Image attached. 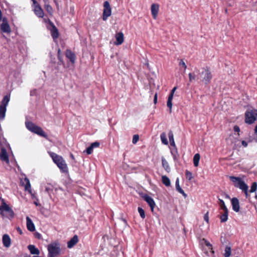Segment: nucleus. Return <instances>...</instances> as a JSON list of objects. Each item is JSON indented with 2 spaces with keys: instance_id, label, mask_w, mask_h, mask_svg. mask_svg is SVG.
Segmentation results:
<instances>
[{
  "instance_id": "a211bd4d",
  "label": "nucleus",
  "mask_w": 257,
  "mask_h": 257,
  "mask_svg": "<svg viewBox=\"0 0 257 257\" xmlns=\"http://www.w3.org/2000/svg\"><path fill=\"white\" fill-rule=\"evenodd\" d=\"M22 185L23 186H25V191H28L29 193L32 194L31 187V184L29 179L25 177L24 178V181L22 182Z\"/></svg>"
},
{
  "instance_id": "ea45409f",
  "label": "nucleus",
  "mask_w": 257,
  "mask_h": 257,
  "mask_svg": "<svg viewBox=\"0 0 257 257\" xmlns=\"http://www.w3.org/2000/svg\"><path fill=\"white\" fill-rule=\"evenodd\" d=\"M138 212L141 216V217L142 218H145V211L144 210V209L143 208H142L141 207H138Z\"/></svg>"
},
{
  "instance_id": "5701e85b",
  "label": "nucleus",
  "mask_w": 257,
  "mask_h": 257,
  "mask_svg": "<svg viewBox=\"0 0 257 257\" xmlns=\"http://www.w3.org/2000/svg\"><path fill=\"white\" fill-rule=\"evenodd\" d=\"M29 250L32 254L38 255L40 253L39 250L34 245H29L28 246Z\"/></svg>"
},
{
  "instance_id": "bf43d9fd",
  "label": "nucleus",
  "mask_w": 257,
  "mask_h": 257,
  "mask_svg": "<svg viewBox=\"0 0 257 257\" xmlns=\"http://www.w3.org/2000/svg\"><path fill=\"white\" fill-rule=\"evenodd\" d=\"M2 16H3L2 12L1 10H0V20H1L2 19Z\"/></svg>"
},
{
  "instance_id": "8fccbe9b",
  "label": "nucleus",
  "mask_w": 257,
  "mask_h": 257,
  "mask_svg": "<svg viewBox=\"0 0 257 257\" xmlns=\"http://www.w3.org/2000/svg\"><path fill=\"white\" fill-rule=\"evenodd\" d=\"M34 236L36 238H38V239L41 238V234L38 232H36L34 233Z\"/></svg>"
},
{
  "instance_id": "4468645a",
  "label": "nucleus",
  "mask_w": 257,
  "mask_h": 257,
  "mask_svg": "<svg viewBox=\"0 0 257 257\" xmlns=\"http://www.w3.org/2000/svg\"><path fill=\"white\" fill-rule=\"evenodd\" d=\"M51 26H52V28L50 29L51 36L54 40L55 41V40L57 39L59 37V32L57 28L52 22H50Z\"/></svg>"
},
{
  "instance_id": "f704fd0d",
  "label": "nucleus",
  "mask_w": 257,
  "mask_h": 257,
  "mask_svg": "<svg viewBox=\"0 0 257 257\" xmlns=\"http://www.w3.org/2000/svg\"><path fill=\"white\" fill-rule=\"evenodd\" d=\"M173 98V96H172V95H169L168 98L167 103V106L169 108L170 112H171V110H172V101Z\"/></svg>"
},
{
  "instance_id": "39448f33",
  "label": "nucleus",
  "mask_w": 257,
  "mask_h": 257,
  "mask_svg": "<svg viewBox=\"0 0 257 257\" xmlns=\"http://www.w3.org/2000/svg\"><path fill=\"white\" fill-rule=\"evenodd\" d=\"M50 156L52 157L54 162L60 168L62 173L64 172V164L63 163V158L58 156L54 153H51Z\"/></svg>"
},
{
  "instance_id": "ddd939ff",
  "label": "nucleus",
  "mask_w": 257,
  "mask_h": 257,
  "mask_svg": "<svg viewBox=\"0 0 257 257\" xmlns=\"http://www.w3.org/2000/svg\"><path fill=\"white\" fill-rule=\"evenodd\" d=\"M159 11V5L158 4H153L151 5V11L153 18L156 20Z\"/></svg>"
},
{
  "instance_id": "473e14b6",
  "label": "nucleus",
  "mask_w": 257,
  "mask_h": 257,
  "mask_svg": "<svg viewBox=\"0 0 257 257\" xmlns=\"http://www.w3.org/2000/svg\"><path fill=\"white\" fill-rule=\"evenodd\" d=\"M221 222H225L228 219V210L224 211V213L220 217Z\"/></svg>"
},
{
  "instance_id": "9d476101",
  "label": "nucleus",
  "mask_w": 257,
  "mask_h": 257,
  "mask_svg": "<svg viewBox=\"0 0 257 257\" xmlns=\"http://www.w3.org/2000/svg\"><path fill=\"white\" fill-rule=\"evenodd\" d=\"M34 6V13L39 18L44 17V12L39 3L36 0H32Z\"/></svg>"
},
{
  "instance_id": "f3484780",
  "label": "nucleus",
  "mask_w": 257,
  "mask_h": 257,
  "mask_svg": "<svg viewBox=\"0 0 257 257\" xmlns=\"http://www.w3.org/2000/svg\"><path fill=\"white\" fill-rule=\"evenodd\" d=\"M231 202L233 210L236 212H239L240 206L238 200L236 198H233Z\"/></svg>"
},
{
  "instance_id": "b1692460",
  "label": "nucleus",
  "mask_w": 257,
  "mask_h": 257,
  "mask_svg": "<svg viewBox=\"0 0 257 257\" xmlns=\"http://www.w3.org/2000/svg\"><path fill=\"white\" fill-rule=\"evenodd\" d=\"M10 94L5 95L4 97L3 100H2L1 104H0V105L7 107V105H8L9 102L10 101Z\"/></svg>"
},
{
  "instance_id": "6ab92c4d",
  "label": "nucleus",
  "mask_w": 257,
  "mask_h": 257,
  "mask_svg": "<svg viewBox=\"0 0 257 257\" xmlns=\"http://www.w3.org/2000/svg\"><path fill=\"white\" fill-rule=\"evenodd\" d=\"M0 158L2 161L8 163L9 162V156L7 150L5 148L1 149Z\"/></svg>"
},
{
  "instance_id": "a19ab883",
  "label": "nucleus",
  "mask_w": 257,
  "mask_h": 257,
  "mask_svg": "<svg viewBox=\"0 0 257 257\" xmlns=\"http://www.w3.org/2000/svg\"><path fill=\"white\" fill-rule=\"evenodd\" d=\"M174 148H175V149L171 151V154L173 156L174 159L176 160L178 156V152H177V149L176 148V147H174Z\"/></svg>"
},
{
  "instance_id": "a18cd8bd",
  "label": "nucleus",
  "mask_w": 257,
  "mask_h": 257,
  "mask_svg": "<svg viewBox=\"0 0 257 257\" xmlns=\"http://www.w3.org/2000/svg\"><path fill=\"white\" fill-rule=\"evenodd\" d=\"M179 66H181L184 69V71L186 70V69L187 68V66L183 60H180V61L179 62Z\"/></svg>"
},
{
  "instance_id": "bb28decb",
  "label": "nucleus",
  "mask_w": 257,
  "mask_h": 257,
  "mask_svg": "<svg viewBox=\"0 0 257 257\" xmlns=\"http://www.w3.org/2000/svg\"><path fill=\"white\" fill-rule=\"evenodd\" d=\"M162 166L164 169L168 172H170V168L169 166V165L168 163V162L165 160V159L164 157L162 158Z\"/></svg>"
},
{
  "instance_id": "37998d69",
  "label": "nucleus",
  "mask_w": 257,
  "mask_h": 257,
  "mask_svg": "<svg viewBox=\"0 0 257 257\" xmlns=\"http://www.w3.org/2000/svg\"><path fill=\"white\" fill-rule=\"evenodd\" d=\"M139 140V135H135L133 136V140H132V143L134 144H136L138 142Z\"/></svg>"
},
{
  "instance_id": "9b49d317",
  "label": "nucleus",
  "mask_w": 257,
  "mask_h": 257,
  "mask_svg": "<svg viewBox=\"0 0 257 257\" xmlns=\"http://www.w3.org/2000/svg\"><path fill=\"white\" fill-rule=\"evenodd\" d=\"M1 29L4 33H10L11 32L8 20L6 17L3 19V22L1 25Z\"/></svg>"
},
{
  "instance_id": "0e129e2a",
  "label": "nucleus",
  "mask_w": 257,
  "mask_h": 257,
  "mask_svg": "<svg viewBox=\"0 0 257 257\" xmlns=\"http://www.w3.org/2000/svg\"><path fill=\"white\" fill-rule=\"evenodd\" d=\"M35 203V204L36 206H38V203H37V202H35V203Z\"/></svg>"
},
{
  "instance_id": "c85d7f7f",
  "label": "nucleus",
  "mask_w": 257,
  "mask_h": 257,
  "mask_svg": "<svg viewBox=\"0 0 257 257\" xmlns=\"http://www.w3.org/2000/svg\"><path fill=\"white\" fill-rule=\"evenodd\" d=\"M200 159V156L199 154H196L193 157V164L195 167H197L199 165V161Z\"/></svg>"
},
{
  "instance_id": "4d7b16f0",
  "label": "nucleus",
  "mask_w": 257,
  "mask_h": 257,
  "mask_svg": "<svg viewBox=\"0 0 257 257\" xmlns=\"http://www.w3.org/2000/svg\"><path fill=\"white\" fill-rule=\"evenodd\" d=\"M157 94H156L154 96V102L155 104H156L157 103Z\"/></svg>"
},
{
  "instance_id": "f03ea898",
  "label": "nucleus",
  "mask_w": 257,
  "mask_h": 257,
  "mask_svg": "<svg viewBox=\"0 0 257 257\" xmlns=\"http://www.w3.org/2000/svg\"><path fill=\"white\" fill-rule=\"evenodd\" d=\"M0 214L2 216L6 217L10 219L13 218L15 216L14 211L5 202L4 199H3V202L0 206Z\"/></svg>"
},
{
  "instance_id": "69168bd1",
  "label": "nucleus",
  "mask_w": 257,
  "mask_h": 257,
  "mask_svg": "<svg viewBox=\"0 0 257 257\" xmlns=\"http://www.w3.org/2000/svg\"><path fill=\"white\" fill-rule=\"evenodd\" d=\"M212 257H215V256H213Z\"/></svg>"
},
{
  "instance_id": "09e8293b",
  "label": "nucleus",
  "mask_w": 257,
  "mask_h": 257,
  "mask_svg": "<svg viewBox=\"0 0 257 257\" xmlns=\"http://www.w3.org/2000/svg\"><path fill=\"white\" fill-rule=\"evenodd\" d=\"M204 219L207 222H209V215L208 212H206L204 215Z\"/></svg>"
},
{
  "instance_id": "f257e3e1",
  "label": "nucleus",
  "mask_w": 257,
  "mask_h": 257,
  "mask_svg": "<svg viewBox=\"0 0 257 257\" xmlns=\"http://www.w3.org/2000/svg\"><path fill=\"white\" fill-rule=\"evenodd\" d=\"M25 124L27 128L30 131L41 137L47 139L48 135L41 127L36 125L31 121H26Z\"/></svg>"
},
{
  "instance_id": "0eeeda50",
  "label": "nucleus",
  "mask_w": 257,
  "mask_h": 257,
  "mask_svg": "<svg viewBox=\"0 0 257 257\" xmlns=\"http://www.w3.org/2000/svg\"><path fill=\"white\" fill-rule=\"evenodd\" d=\"M229 179L233 183L234 186L235 187L239 188L240 190L247 185V184H245L239 177L230 176Z\"/></svg>"
},
{
  "instance_id": "79ce46f5",
  "label": "nucleus",
  "mask_w": 257,
  "mask_h": 257,
  "mask_svg": "<svg viewBox=\"0 0 257 257\" xmlns=\"http://www.w3.org/2000/svg\"><path fill=\"white\" fill-rule=\"evenodd\" d=\"M189 81L192 82L193 80H196L197 77L195 75L191 73H190L189 74Z\"/></svg>"
},
{
  "instance_id": "3c124183",
  "label": "nucleus",
  "mask_w": 257,
  "mask_h": 257,
  "mask_svg": "<svg viewBox=\"0 0 257 257\" xmlns=\"http://www.w3.org/2000/svg\"><path fill=\"white\" fill-rule=\"evenodd\" d=\"M36 94H37V90L36 89L32 90L30 91V95L31 96H35L36 95Z\"/></svg>"
},
{
  "instance_id": "a878e982",
  "label": "nucleus",
  "mask_w": 257,
  "mask_h": 257,
  "mask_svg": "<svg viewBox=\"0 0 257 257\" xmlns=\"http://www.w3.org/2000/svg\"><path fill=\"white\" fill-rule=\"evenodd\" d=\"M44 2V8L49 14L52 15L53 12L52 7L49 4L48 0H45Z\"/></svg>"
},
{
  "instance_id": "2eb2a0df",
  "label": "nucleus",
  "mask_w": 257,
  "mask_h": 257,
  "mask_svg": "<svg viewBox=\"0 0 257 257\" xmlns=\"http://www.w3.org/2000/svg\"><path fill=\"white\" fill-rule=\"evenodd\" d=\"M144 199L150 206L152 211H153L154 208L156 205L155 202L153 199L148 195L144 196Z\"/></svg>"
},
{
  "instance_id": "423d86ee",
  "label": "nucleus",
  "mask_w": 257,
  "mask_h": 257,
  "mask_svg": "<svg viewBox=\"0 0 257 257\" xmlns=\"http://www.w3.org/2000/svg\"><path fill=\"white\" fill-rule=\"evenodd\" d=\"M200 78L201 81L205 84H207L209 83L212 78V75L207 68L202 70L200 73Z\"/></svg>"
},
{
  "instance_id": "c03bdc74",
  "label": "nucleus",
  "mask_w": 257,
  "mask_h": 257,
  "mask_svg": "<svg viewBox=\"0 0 257 257\" xmlns=\"http://www.w3.org/2000/svg\"><path fill=\"white\" fill-rule=\"evenodd\" d=\"M243 192H244L245 195V196L246 197H248V186H247V185L245 186L244 188H243L242 189H241Z\"/></svg>"
},
{
  "instance_id": "7c9ffc66",
  "label": "nucleus",
  "mask_w": 257,
  "mask_h": 257,
  "mask_svg": "<svg viewBox=\"0 0 257 257\" xmlns=\"http://www.w3.org/2000/svg\"><path fill=\"white\" fill-rule=\"evenodd\" d=\"M168 137L169 139V141L170 143V145L171 146L173 147H176L174 139L173 134L172 132H170L168 134Z\"/></svg>"
},
{
  "instance_id": "e433bc0d",
  "label": "nucleus",
  "mask_w": 257,
  "mask_h": 257,
  "mask_svg": "<svg viewBox=\"0 0 257 257\" xmlns=\"http://www.w3.org/2000/svg\"><path fill=\"white\" fill-rule=\"evenodd\" d=\"M256 189H257V183L253 182L251 185L249 192L250 193L254 192L256 191Z\"/></svg>"
},
{
  "instance_id": "6e6552de",
  "label": "nucleus",
  "mask_w": 257,
  "mask_h": 257,
  "mask_svg": "<svg viewBox=\"0 0 257 257\" xmlns=\"http://www.w3.org/2000/svg\"><path fill=\"white\" fill-rule=\"evenodd\" d=\"M103 8L102 19L103 21H106L111 15V9L108 1L104 2Z\"/></svg>"
},
{
  "instance_id": "e2e57ef3",
  "label": "nucleus",
  "mask_w": 257,
  "mask_h": 257,
  "mask_svg": "<svg viewBox=\"0 0 257 257\" xmlns=\"http://www.w3.org/2000/svg\"><path fill=\"white\" fill-rule=\"evenodd\" d=\"M232 137H233V136H230L228 139L230 140H231V138H232Z\"/></svg>"
},
{
  "instance_id": "58836bf2",
  "label": "nucleus",
  "mask_w": 257,
  "mask_h": 257,
  "mask_svg": "<svg viewBox=\"0 0 257 257\" xmlns=\"http://www.w3.org/2000/svg\"><path fill=\"white\" fill-rule=\"evenodd\" d=\"M185 175H186L187 179H188L189 181L191 180L193 178L192 173L188 170H186L185 171Z\"/></svg>"
},
{
  "instance_id": "13d9d810",
  "label": "nucleus",
  "mask_w": 257,
  "mask_h": 257,
  "mask_svg": "<svg viewBox=\"0 0 257 257\" xmlns=\"http://www.w3.org/2000/svg\"><path fill=\"white\" fill-rule=\"evenodd\" d=\"M51 189L49 188V187H46V188H45V191L46 192H47V193H50V191L51 190Z\"/></svg>"
},
{
  "instance_id": "7ed1b4c3",
  "label": "nucleus",
  "mask_w": 257,
  "mask_h": 257,
  "mask_svg": "<svg viewBox=\"0 0 257 257\" xmlns=\"http://www.w3.org/2000/svg\"><path fill=\"white\" fill-rule=\"evenodd\" d=\"M48 257H56L60 252V244L53 242L48 245Z\"/></svg>"
},
{
  "instance_id": "f8f14e48",
  "label": "nucleus",
  "mask_w": 257,
  "mask_h": 257,
  "mask_svg": "<svg viewBox=\"0 0 257 257\" xmlns=\"http://www.w3.org/2000/svg\"><path fill=\"white\" fill-rule=\"evenodd\" d=\"M203 241L204 242V244L207 247L208 251H204V253H206L207 256L212 257L213 256H214V251L213 250V248L212 246V245L210 243L209 241L206 240L205 239H203Z\"/></svg>"
},
{
  "instance_id": "864d4df0",
  "label": "nucleus",
  "mask_w": 257,
  "mask_h": 257,
  "mask_svg": "<svg viewBox=\"0 0 257 257\" xmlns=\"http://www.w3.org/2000/svg\"><path fill=\"white\" fill-rule=\"evenodd\" d=\"M241 144L244 147H246L248 145V142L245 141H242Z\"/></svg>"
},
{
  "instance_id": "49530a36",
  "label": "nucleus",
  "mask_w": 257,
  "mask_h": 257,
  "mask_svg": "<svg viewBox=\"0 0 257 257\" xmlns=\"http://www.w3.org/2000/svg\"><path fill=\"white\" fill-rule=\"evenodd\" d=\"M100 145V144L99 142H94V143H92L90 146L93 148H97Z\"/></svg>"
},
{
  "instance_id": "c756f323",
  "label": "nucleus",
  "mask_w": 257,
  "mask_h": 257,
  "mask_svg": "<svg viewBox=\"0 0 257 257\" xmlns=\"http://www.w3.org/2000/svg\"><path fill=\"white\" fill-rule=\"evenodd\" d=\"M6 107L0 105V119L2 120L4 119L6 115Z\"/></svg>"
},
{
  "instance_id": "1a4fd4ad",
  "label": "nucleus",
  "mask_w": 257,
  "mask_h": 257,
  "mask_svg": "<svg viewBox=\"0 0 257 257\" xmlns=\"http://www.w3.org/2000/svg\"><path fill=\"white\" fill-rule=\"evenodd\" d=\"M65 56L69 60V63L68 65V67L70 69L74 68V64L75 62L76 56L75 54L70 50H67L65 52Z\"/></svg>"
},
{
  "instance_id": "de8ad7c7",
  "label": "nucleus",
  "mask_w": 257,
  "mask_h": 257,
  "mask_svg": "<svg viewBox=\"0 0 257 257\" xmlns=\"http://www.w3.org/2000/svg\"><path fill=\"white\" fill-rule=\"evenodd\" d=\"M93 149L90 146L86 150V152L88 155L91 154L93 152Z\"/></svg>"
},
{
  "instance_id": "4c0bfd02",
  "label": "nucleus",
  "mask_w": 257,
  "mask_h": 257,
  "mask_svg": "<svg viewBox=\"0 0 257 257\" xmlns=\"http://www.w3.org/2000/svg\"><path fill=\"white\" fill-rule=\"evenodd\" d=\"M220 205V208L223 211L228 210L227 207H226L224 202L222 199H219Z\"/></svg>"
},
{
  "instance_id": "2f4dec72",
  "label": "nucleus",
  "mask_w": 257,
  "mask_h": 257,
  "mask_svg": "<svg viewBox=\"0 0 257 257\" xmlns=\"http://www.w3.org/2000/svg\"><path fill=\"white\" fill-rule=\"evenodd\" d=\"M58 58L59 60V61L58 62V64L64 65L63 54L61 53V50L60 49H59L58 50Z\"/></svg>"
},
{
  "instance_id": "dca6fc26",
  "label": "nucleus",
  "mask_w": 257,
  "mask_h": 257,
  "mask_svg": "<svg viewBox=\"0 0 257 257\" xmlns=\"http://www.w3.org/2000/svg\"><path fill=\"white\" fill-rule=\"evenodd\" d=\"M115 38L116 42L114 43L116 45H121L124 41V36L122 32H118L115 34Z\"/></svg>"
},
{
  "instance_id": "603ef678",
  "label": "nucleus",
  "mask_w": 257,
  "mask_h": 257,
  "mask_svg": "<svg viewBox=\"0 0 257 257\" xmlns=\"http://www.w3.org/2000/svg\"><path fill=\"white\" fill-rule=\"evenodd\" d=\"M177 89V87H174L171 90V92L169 95H172V96H174V94L175 92V91Z\"/></svg>"
},
{
  "instance_id": "680f3d73",
  "label": "nucleus",
  "mask_w": 257,
  "mask_h": 257,
  "mask_svg": "<svg viewBox=\"0 0 257 257\" xmlns=\"http://www.w3.org/2000/svg\"><path fill=\"white\" fill-rule=\"evenodd\" d=\"M231 142L232 143H234L235 144V145H236V141H231Z\"/></svg>"
},
{
  "instance_id": "393cba45",
  "label": "nucleus",
  "mask_w": 257,
  "mask_h": 257,
  "mask_svg": "<svg viewBox=\"0 0 257 257\" xmlns=\"http://www.w3.org/2000/svg\"><path fill=\"white\" fill-rule=\"evenodd\" d=\"M176 190L181 194H182L185 198L187 197V194L184 192V190L181 188L179 185V180L177 178L176 181Z\"/></svg>"
},
{
  "instance_id": "aec40b11",
  "label": "nucleus",
  "mask_w": 257,
  "mask_h": 257,
  "mask_svg": "<svg viewBox=\"0 0 257 257\" xmlns=\"http://www.w3.org/2000/svg\"><path fill=\"white\" fill-rule=\"evenodd\" d=\"M2 241L4 246L9 247L11 245V239L8 234H5L3 236Z\"/></svg>"
},
{
  "instance_id": "6e6d98bb",
  "label": "nucleus",
  "mask_w": 257,
  "mask_h": 257,
  "mask_svg": "<svg viewBox=\"0 0 257 257\" xmlns=\"http://www.w3.org/2000/svg\"><path fill=\"white\" fill-rule=\"evenodd\" d=\"M16 229H17V231L20 234H23V231L20 227H17Z\"/></svg>"
},
{
  "instance_id": "4be33fe9",
  "label": "nucleus",
  "mask_w": 257,
  "mask_h": 257,
  "mask_svg": "<svg viewBox=\"0 0 257 257\" xmlns=\"http://www.w3.org/2000/svg\"><path fill=\"white\" fill-rule=\"evenodd\" d=\"M78 242V236L75 235L69 241H68L67 246L69 248H72Z\"/></svg>"
},
{
  "instance_id": "052dcab7",
  "label": "nucleus",
  "mask_w": 257,
  "mask_h": 257,
  "mask_svg": "<svg viewBox=\"0 0 257 257\" xmlns=\"http://www.w3.org/2000/svg\"><path fill=\"white\" fill-rule=\"evenodd\" d=\"M254 131L255 133L257 135V125L255 127Z\"/></svg>"
},
{
  "instance_id": "c9c22d12",
  "label": "nucleus",
  "mask_w": 257,
  "mask_h": 257,
  "mask_svg": "<svg viewBox=\"0 0 257 257\" xmlns=\"http://www.w3.org/2000/svg\"><path fill=\"white\" fill-rule=\"evenodd\" d=\"M231 254V248L230 247L226 246L225 248V253L224 256L225 257H229Z\"/></svg>"
},
{
  "instance_id": "5fc2aeb1",
  "label": "nucleus",
  "mask_w": 257,
  "mask_h": 257,
  "mask_svg": "<svg viewBox=\"0 0 257 257\" xmlns=\"http://www.w3.org/2000/svg\"><path fill=\"white\" fill-rule=\"evenodd\" d=\"M233 130H234V132H239L240 131V128H239V126H238L237 125H235L234 126Z\"/></svg>"
},
{
  "instance_id": "412c9836",
  "label": "nucleus",
  "mask_w": 257,
  "mask_h": 257,
  "mask_svg": "<svg viewBox=\"0 0 257 257\" xmlns=\"http://www.w3.org/2000/svg\"><path fill=\"white\" fill-rule=\"evenodd\" d=\"M27 227L30 231H34L35 230V226L31 219L27 216L26 217Z\"/></svg>"
},
{
  "instance_id": "20e7f679",
  "label": "nucleus",
  "mask_w": 257,
  "mask_h": 257,
  "mask_svg": "<svg viewBox=\"0 0 257 257\" xmlns=\"http://www.w3.org/2000/svg\"><path fill=\"white\" fill-rule=\"evenodd\" d=\"M257 117L256 109H249L245 113V122L251 124L256 120Z\"/></svg>"
},
{
  "instance_id": "cd10ccee",
  "label": "nucleus",
  "mask_w": 257,
  "mask_h": 257,
  "mask_svg": "<svg viewBox=\"0 0 257 257\" xmlns=\"http://www.w3.org/2000/svg\"><path fill=\"white\" fill-rule=\"evenodd\" d=\"M162 181L163 183L167 187H169L171 185V181L170 179L165 175L162 176Z\"/></svg>"
},
{
  "instance_id": "72a5a7b5",
  "label": "nucleus",
  "mask_w": 257,
  "mask_h": 257,
  "mask_svg": "<svg viewBox=\"0 0 257 257\" xmlns=\"http://www.w3.org/2000/svg\"><path fill=\"white\" fill-rule=\"evenodd\" d=\"M160 138L161 142L163 144L165 145H168V142L167 140V136L165 133H163L161 134Z\"/></svg>"
}]
</instances>
